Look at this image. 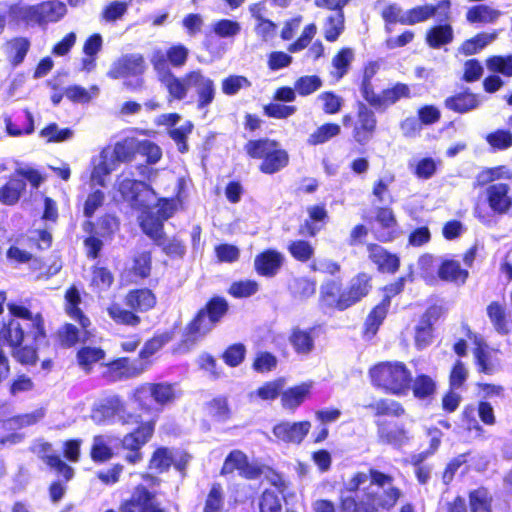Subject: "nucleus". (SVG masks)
<instances>
[{"instance_id":"1","label":"nucleus","mask_w":512,"mask_h":512,"mask_svg":"<svg viewBox=\"0 0 512 512\" xmlns=\"http://www.w3.org/2000/svg\"><path fill=\"white\" fill-rule=\"evenodd\" d=\"M103 414L118 416L122 425L135 426L120 440V447L124 454V461L129 465H136L143 460L142 448L150 442L156 430L157 417L143 420L140 413L126 411L123 399L114 395L108 397L101 404Z\"/></svg>"},{"instance_id":"2","label":"nucleus","mask_w":512,"mask_h":512,"mask_svg":"<svg viewBox=\"0 0 512 512\" xmlns=\"http://www.w3.org/2000/svg\"><path fill=\"white\" fill-rule=\"evenodd\" d=\"M229 309L230 305L225 297L219 295L210 297L186 324L177 350L190 351L226 317Z\"/></svg>"},{"instance_id":"3","label":"nucleus","mask_w":512,"mask_h":512,"mask_svg":"<svg viewBox=\"0 0 512 512\" xmlns=\"http://www.w3.org/2000/svg\"><path fill=\"white\" fill-rule=\"evenodd\" d=\"M401 496L394 487L393 479L377 470L371 469V481L365 488V501L356 503L353 499L343 500L345 512H375L379 508L391 509Z\"/></svg>"},{"instance_id":"4","label":"nucleus","mask_w":512,"mask_h":512,"mask_svg":"<svg viewBox=\"0 0 512 512\" xmlns=\"http://www.w3.org/2000/svg\"><path fill=\"white\" fill-rule=\"evenodd\" d=\"M126 308L117 302L107 308L109 318L117 325L137 327L142 319L139 313H147L157 306V295L149 287H137L127 291L124 296Z\"/></svg>"},{"instance_id":"5","label":"nucleus","mask_w":512,"mask_h":512,"mask_svg":"<svg viewBox=\"0 0 512 512\" xmlns=\"http://www.w3.org/2000/svg\"><path fill=\"white\" fill-rule=\"evenodd\" d=\"M370 282L371 278L369 275L359 273L342 290L341 277L328 280L322 285V304L339 311L346 310L368 295L372 287Z\"/></svg>"},{"instance_id":"6","label":"nucleus","mask_w":512,"mask_h":512,"mask_svg":"<svg viewBox=\"0 0 512 512\" xmlns=\"http://www.w3.org/2000/svg\"><path fill=\"white\" fill-rule=\"evenodd\" d=\"M179 397L177 383L166 381L142 382L129 394V400L145 414H151L154 410L161 412L165 407L174 404Z\"/></svg>"},{"instance_id":"7","label":"nucleus","mask_w":512,"mask_h":512,"mask_svg":"<svg viewBox=\"0 0 512 512\" xmlns=\"http://www.w3.org/2000/svg\"><path fill=\"white\" fill-rule=\"evenodd\" d=\"M67 12L65 3L59 0H45L35 5L13 4L8 13L17 24L38 25L41 27L61 20Z\"/></svg>"},{"instance_id":"8","label":"nucleus","mask_w":512,"mask_h":512,"mask_svg":"<svg viewBox=\"0 0 512 512\" xmlns=\"http://www.w3.org/2000/svg\"><path fill=\"white\" fill-rule=\"evenodd\" d=\"M190 89H194L196 92L199 110L205 109L213 103L216 96L215 83L200 69L190 70L181 76V80H176L174 87L168 91V100H184Z\"/></svg>"},{"instance_id":"9","label":"nucleus","mask_w":512,"mask_h":512,"mask_svg":"<svg viewBox=\"0 0 512 512\" xmlns=\"http://www.w3.org/2000/svg\"><path fill=\"white\" fill-rule=\"evenodd\" d=\"M372 383L392 394L405 395L411 388L412 376L402 362H383L370 370Z\"/></svg>"},{"instance_id":"10","label":"nucleus","mask_w":512,"mask_h":512,"mask_svg":"<svg viewBox=\"0 0 512 512\" xmlns=\"http://www.w3.org/2000/svg\"><path fill=\"white\" fill-rule=\"evenodd\" d=\"M188 57L189 50L181 43L171 45L165 52L161 49L153 51L150 59L151 65L159 82L165 87L167 92L174 87L176 80H181V77L171 71L169 65L180 68L185 65Z\"/></svg>"},{"instance_id":"11","label":"nucleus","mask_w":512,"mask_h":512,"mask_svg":"<svg viewBox=\"0 0 512 512\" xmlns=\"http://www.w3.org/2000/svg\"><path fill=\"white\" fill-rule=\"evenodd\" d=\"M145 70L146 62L144 56L139 53H131L122 55L116 59L107 72V76L110 79L138 77L134 82H124V86L129 91L135 92L141 90L144 86V80L141 76L144 74Z\"/></svg>"},{"instance_id":"12","label":"nucleus","mask_w":512,"mask_h":512,"mask_svg":"<svg viewBox=\"0 0 512 512\" xmlns=\"http://www.w3.org/2000/svg\"><path fill=\"white\" fill-rule=\"evenodd\" d=\"M120 512H168L167 508L157 499V494L145 485L138 484L127 499L121 501ZM104 512H117L110 508Z\"/></svg>"},{"instance_id":"13","label":"nucleus","mask_w":512,"mask_h":512,"mask_svg":"<svg viewBox=\"0 0 512 512\" xmlns=\"http://www.w3.org/2000/svg\"><path fill=\"white\" fill-rule=\"evenodd\" d=\"M2 338L11 347V355L18 363L26 366H32L37 363V347L34 345H23L25 333L18 322L10 321L3 330Z\"/></svg>"},{"instance_id":"14","label":"nucleus","mask_w":512,"mask_h":512,"mask_svg":"<svg viewBox=\"0 0 512 512\" xmlns=\"http://www.w3.org/2000/svg\"><path fill=\"white\" fill-rule=\"evenodd\" d=\"M235 471L247 480H255L262 476L263 468L260 465L252 464L248 456L239 449L231 450L220 469L221 476L233 474Z\"/></svg>"},{"instance_id":"15","label":"nucleus","mask_w":512,"mask_h":512,"mask_svg":"<svg viewBox=\"0 0 512 512\" xmlns=\"http://www.w3.org/2000/svg\"><path fill=\"white\" fill-rule=\"evenodd\" d=\"M483 195L493 214L507 215L512 211V193L509 184L492 183L485 188Z\"/></svg>"},{"instance_id":"16","label":"nucleus","mask_w":512,"mask_h":512,"mask_svg":"<svg viewBox=\"0 0 512 512\" xmlns=\"http://www.w3.org/2000/svg\"><path fill=\"white\" fill-rule=\"evenodd\" d=\"M349 0H322V6L329 11L324 16V37L329 42L336 41L344 31L343 7Z\"/></svg>"},{"instance_id":"17","label":"nucleus","mask_w":512,"mask_h":512,"mask_svg":"<svg viewBox=\"0 0 512 512\" xmlns=\"http://www.w3.org/2000/svg\"><path fill=\"white\" fill-rule=\"evenodd\" d=\"M442 313L439 306H430L420 317L415 327V345L422 350L428 347L433 340V325L438 321Z\"/></svg>"},{"instance_id":"18","label":"nucleus","mask_w":512,"mask_h":512,"mask_svg":"<svg viewBox=\"0 0 512 512\" xmlns=\"http://www.w3.org/2000/svg\"><path fill=\"white\" fill-rule=\"evenodd\" d=\"M311 423L307 420L290 423L281 421L273 426L272 433L278 441L286 444H300L308 435Z\"/></svg>"},{"instance_id":"19","label":"nucleus","mask_w":512,"mask_h":512,"mask_svg":"<svg viewBox=\"0 0 512 512\" xmlns=\"http://www.w3.org/2000/svg\"><path fill=\"white\" fill-rule=\"evenodd\" d=\"M450 1L443 0L438 5L417 6L405 12L403 25H414L424 22L427 19L438 14L440 21H446L450 17Z\"/></svg>"},{"instance_id":"20","label":"nucleus","mask_w":512,"mask_h":512,"mask_svg":"<svg viewBox=\"0 0 512 512\" xmlns=\"http://www.w3.org/2000/svg\"><path fill=\"white\" fill-rule=\"evenodd\" d=\"M117 192L120 194L122 200L127 202L131 208L140 210L145 207V201L141 198V192L148 190L151 192L153 188L144 181L124 178L117 182Z\"/></svg>"},{"instance_id":"21","label":"nucleus","mask_w":512,"mask_h":512,"mask_svg":"<svg viewBox=\"0 0 512 512\" xmlns=\"http://www.w3.org/2000/svg\"><path fill=\"white\" fill-rule=\"evenodd\" d=\"M311 389V382H301L286 389L283 388L280 398L282 408L290 413H294L311 397Z\"/></svg>"},{"instance_id":"22","label":"nucleus","mask_w":512,"mask_h":512,"mask_svg":"<svg viewBox=\"0 0 512 512\" xmlns=\"http://www.w3.org/2000/svg\"><path fill=\"white\" fill-rule=\"evenodd\" d=\"M375 222L374 233L378 240L387 242L396 237L398 225L394 213L390 208H377Z\"/></svg>"},{"instance_id":"23","label":"nucleus","mask_w":512,"mask_h":512,"mask_svg":"<svg viewBox=\"0 0 512 512\" xmlns=\"http://www.w3.org/2000/svg\"><path fill=\"white\" fill-rule=\"evenodd\" d=\"M65 304H64V310L66 314L78 322L79 326L81 327L82 331L85 333V336H87L88 332L87 329L91 325V321L88 316H86L82 309L80 308L81 304V296L76 286L71 285L67 288L64 294Z\"/></svg>"},{"instance_id":"24","label":"nucleus","mask_w":512,"mask_h":512,"mask_svg":"<svg viewBox=\"0 0 512 512\" xmlns=\"http://www.w3.org/2000/svg\"><path fill=\"white\" fill-rule=\"evenodd\" d=\"M283 264L280 252L274 249H265L255 256L254 270L259 276L274 277Z\"/></svg>"},{"instance_id":"25","label":"nucleus","mask_w":512,"mask_h":512,"mask_svg":"<svg viewBox=\"0 0 512 512\" xmlns=\"http://www.w3.org/2000/svg\"><path fill=\"white\" fill-rule=\"evenodd\" d=\"M26 186V182H23L14 170L0 187V203L5 206L16 205L25 194Z\"/></svg>"},{"instance_id":"26","label":"nucleus","mask_w":512,"mask_h":512,"mask_svg":"<svg viewBox=\"0 0 512 512\" xmlns=\"http://www.w3.org/2000/svg\"><path fill=\"white\" fill-rule=\"evenodd\" d=\"M4 122L7 134L13 137L29 135L34 131V118L28 109L15 113L13 116H6Z\"/></svg>"},{"instance_id":"27","label":"nucleus","mask_w":512,"mask_h":512,"mask_svg":"<svg viewBox=\"0 0 512 512\" xmlns=\"http://www.w3.org/2000/svg\"><path fill=\"white\" fill-rule=\"evenodd\" d=\"M31 47L29 38L24 36L12 37L5 41L4 52L12 67L23 63Z\"/></svg>"},{"instance_id":"28","label":"nucleus","mask_w":512,"mask_h":512,"mask_svg":"<svg viewBox=\"0 0 512 512\" xmlns=\"http://www.w3.org/2000/svg\"><path fill=\"white\" fill-rule=\"evenodd\" d=\"M483 99L480 95L465 91L445 99V108L453 112L464 114L477 109Z\"/></svg>"},{"instance_id":"29","label":"nucleus","mask_w":512,"mask_h":512,"mask_svg":"<svg viewBox=\"0 0 512 512\" xmlns=\"http://www.w3.org/2000/svg\"><path fill=\"white\" fill-rule=\"evenodd\" d=\"M376 126V118L370 109L364 104H359L358 122L354 129L355 140L360 144L369 141Z\"/></svg>"},{"instance_id":"30","label":"nucleus","mask_w":512,"mask_h":512,"mask_svg":"<svg viewBox=\"0 0 512 512\" xmlns=\"http://www.w3.org/2000/svg\"><path fill=\"white\" fill-rule=\"evenodd\" d=\"M289 163V155L280 146H272L259 164V170L264 174H274L285 168Z\"/></svg>"},{"instance_id":"31","label":"nucleus","mask_w":512,"mask_h":512,"mask_svg":"<svg viewBox=\"0 0 512 512\" xmlns=\"http://www.w3.org/2000/svg\"><path fill=\"white\" fill-rule=\"evenodd\" d=\"M8 309L11 315L32 322L31 332L35 341L46 337L44 320L41 314L33 315L27 307L15 303H9Z\"/></svg>"},{"instance_id":"32","label":"nucleus","mask_w":512,"mask_h":512,"mask_svg":"<svg viewBox=\"0 0 512 512\" xmlns=\"http://www.w3.org/2000/svg\"><path fill=\"white\" fill-rule=\"evenodd\" d=\"M152 268V252L150 250L136 252L131 257L129 274L137 280L143 281L151 276Z\"/></svg>"},{"instance_id":"33","label":"nucleus","mask_w":512,"mask_h":512,"mask_svg":"<svg viewBox=\"0 0 512 512\" xmlns=\"http://www.w3.org/2000/svg\"><path fill=\"white\" fill-rule=\"evenodd\" d=\"M369 258L383 272L394 273L399 267L397 256L388 253L382 246L377 244L368 245Z\"/></svg>"},{"instance_id":"34","label":"nucleus","mask_w":512,"mask_h":512,"mask_svg":"<svg viewBox=\"0 0 512 512\" xmlns=\"http://www.w3.org/2000/svg\"><path fill=\"white\" fill-rule=\"evenodd\" d=\"M105 357V350L99 346H82L76 352L77 364L86 373L91 372L94 365Z\"/></svg>"},{"instance_id":"35","label":"nucleus","mask_w":512,"mask_h":512,"mask_svg":"<svg viewBox=\"0 0 512 512\" xmlns=\"http://www.w3.org/2000/svg\"><path fill=\"white\" fill-rule=\"evenodd\" d=\"M207 415L217 421L226 422L232 416V410L229 405L228 397L225 395H218L205 403Z\"/></svg>"},{"instance_id":"36","label":"nucleus","mask_w":512,"mask_h":512,"mask_svg":"<svg viewBox=\"0 0 512 512\" xmlns=\"http://www.w3.org/2000/svg\"><path fill=\"white\" fill-rule=\"evenodd\" d=\"M110 369L118 373L120 379L137 378L144 374L137 360L129 357H118L110 363Z\"/></svg>"},{"instance_id":"37","label":"nucleus","mask_w":512,"mask_h":512,"mask_svg":"<svg viewBox=\"0 0 512 512\" xmlns=\"http://www.w3.org/2000/svg\"><path fill=\"white\" fill-rule=\"evenodd\" d=\"M89 456L95 464H104L110 461L115 453L104 435L93 436Z\"/></svg>"},{"instance_id":"38","label":"nucleus","mask_w":512,"mask_h":512,"mask_svg":"<svg viewBox=\"0 0 512 512\" xmlns=\"http://www.w3.org/2000/svg\"><path fill=\"white\" fill-rule=\"evenodd\" d=\"M379 438L393 446H401L407 440L406 431L395 423L382 421L378 423Z\"/></svg>"},{"instance_id":"39","label":"nucleus","mask_w":512,"mask_h":512,"mask_svg":"<svg viewBox=\"0 0 512 512\" xmlns=\"http://www.w3.org/2000/svg\"><path fill=\"white\" fill-rule=\"evenodd\" d=\"M142 232L148 236L154 244H160V240H166L164 222L152 213H147L140 221Z\"/></svg>"},{"instance_id":"40","label":"nucleus","mask_w":512,"mask_h":512,"mask_svg":"<svg viewBox=\"0 0 512 512\" xmlns=\"http://www.w3.org/2000/svg\"><path fill=\"white\" fill-rule=\"evenodd\" d=\"M454 39L453 28L450 24L436 25L426 33V43L433 49L450 44Z\"/></svg>"},{"instance_id":"41","label":"nucleus","mask_w":512,"mask_h":512,"mask_svg":"<svg viewBox=\"0 0 512 512\" xmlns=\"http://www.w3.org/2000/svg\"><path fill=\"white\" fill-rule=\"evenodd\" d=\"M81 330L72 323H64L55 332L56 345L62 349L75 347L80 341Z\"/></svg>"},{"instance_id":"42","label":"nucleus","mask_w":512,"mask_h":512,"mask_svg":"<svg viewBox=\"0 0 512 512\" xmlns=\"http://www.w3.org/2000/svg\"><path fill=\"white\" fill-rule=\"evenodd\" d=\"M42 461L46 464L48 468L53 470L58 477L59 480H62L64 483H68L74 478L75 470L72 466H70L65 460H63L58 454H48L41 457Z\"/></svg>"},{"instance_id":"43","label":"nucleus","mask_w":512,"mask_h":512,"mask_svg":"<svg viewBox=\"0 0 512 512\" xmlns=\"http://www.w3.org/2000/svg\"><path fill=\"white\" fill-rule=\"evenodd\" d=\"M501 11L487 5H476L468 9L466 19L469 23L491 24L501 16Z\"/></svg>"},{"instance_id":"44","label":"nucleus","mask_w":512,"mask_h":512,"mask_svg":"<svg viewBox=\"0 0 512 512\" xmlns=\"http://www.w3.org/2000/svg\"><path fill=\"white\" fill-rule=\"evenodd\" d=\"M225 492L221 483L211 484L204 500L202 512H224Z\"/></svg>"},{"instance_id":"45","label":"nucleus","mask_w":512,"mask_h":512,"mask_svg":"<svg viewBox=\"0 0 512 512\" xmlns=\"http://www.w3.org/2000/svg\"><path fill=\"white\" fill-rule=\"evenodd\" d=\"M272 146H278V142L268 137H261L248 140L243 149L250 159L262 161Z\"/></svg>"},{"instance_id":"46","label":"nucleus","mask_w":512,"mask_h":512,"mask_svg":"<svg viewBox=\"0 0 512 512\" xmlns=\"http://www.w3.org/2000/svg\"><path fill=\"white\" fill-rule=\"evenodd\" d=\"M173 464V454L167 447H157L151 454L148 461V469L158 474L167 472Z\"/></svg>"},{"instance_id":"47","label":"nucleus","mask_w":512,"mask_h":512,"mask_svg":"<svg viewBox=\"0 0 512 512\" xmlns=\"http://www.w3.org/2000/svg\"><path fill=\"white\" fill-rule=\"evenodd\" d=\"M116 169V164L107 154H101L99 161L92 168L90 179L91 181L101 187L106 186L105 178Z\"/></svg>"},{"instance_id":"48","label":"nucleus","mask_w":512,"mask_h":512,"mask_svg":"<svg viewBox=\"0 0 512 512\" xmlns=\"http://www.w3.org/2000/svg\"><path fill=\"white\" fill-rule=\"evenodd\" d=\"M114 283V274L107 266L94 264L91 267L90 286L100 291H106Z\"/></svg>"},{"instance_id":"49","label":"nucleus","mask_w":512,"mask_h":512,"mask_svg":"<svg viewBox=\"0 0 512 512\" xmlns=\"http://www.w3.org/2000/svg\"><path fill=\"white\" fill-rule=\"evenodd\" d=\"M83 227L84 231L90 234L85 237L83 241L86 256L92 260L97 259L99 258L103 248V241L101 240V237L95 235V224L92 221H86Z\"/></svg>"},{"instance_id":"50","label":"nucleus","mask_w":512,"mask_h":512,"mask_svg":"<svg viewBox=\"0 0 512 512\" xmlns=\"http://www.w3.org/2000/svg\"><path fill=\"white\" fill-rule=\"evenodd\" d=\"M286 380L284 377H277L275 379L264 382L255 390L257 398L263 401H274L278 397L281 398V392L285 387Z\"/></svg>"},{"instance_id":"51","label":"nucleus","mask_w":512,"mask_h":512,"mask_svg":"<svg viewBox=\"0 0 512 512\" xmlns=\"http://www.w3.org/2000/svg\"><path fill=\"white\" fill-rule=\"evenodd\" d=\"M438 274L442 280L459 283H464L468 277V271L462 269L460 263L454 260L444 261Z\"/></svg>"},{"instance_id":"52","label":"nucleus","mask_w":512,"mask_h":512,"mask_svg":"<svg viewBox=\"0 0 512 512\" xmlns=\"http://www.w3.org/2000/svg\"><path fill=\"white\" fill-rule=\"evenodd\" d=\"M354 59L353 50L350 48H343L339 51V53L334 56L332 59V67L331 75L338 81L345 74H347L351 62Z\"/></svg>"},{"instance_id":"53","label":"nucleus","mask_w":512,"mask_h":512,"mask_svg":"<svg viewBox=\"0 0 512 512\" xmlns=\"http://www.w3.org/2000/svg\"><path fill=\"white\" fill-rule=\"evenodd\" d=\"M389 307V299L383 298V300L373 308L365 321L367 333L374 335L377 332L379 326L387 315Z\"/></svg>"},{"instance_id":"54","label":"nucleus","mask_w":512,"mask_h":512,"mask_svg":"<svg viewBox=\"0 0 512 512\" xmlns=\"http://www.w3.org/2000/svg\"><path fill=\"white\" fill-rule=\"evenodd\" d=\"M246 354V346L241 342H237L228 345L221 354V358L227 366L235 368L244 362Z\"/></svg>"},{"instance_id":"55","label":"nucleus","mask_w":512,"mask_h":512,"mask_svg":"<svg viewBox=\"0 0 512 512\" xmlns=\"http://www.w3.org/2000/svg\"><path fill=\"white\" fill-rule=\"evenodd\" d=\"M487 315L498 333L504 335L509 332L506 321L505 307L502 304L499 302H492L487 307Z\"/></svg>"},{"instance_id":"56","label":"nucleus","mask_w":512,"mask_h":512,"mask_svg":"<svg viewBox=\"0 0 512 512\" xmlns=\"http://www.w3.org/2000/svg\"><path fill=\"white\" fill-rule=\"evenodd\" d=\"M497 38V33H480L475 37L466 40L462 45V52L465 55H473L483 49L486 45L493 42Z\"/></svg>"},{"instance_id":"57","label":"nucleus","mask_w":512,"mask_h":512,"mask_svg":"<svg viewBox=\"0 0 512 512\" xmlns=\"http://www.w3.org/2000/svg\"><path fill=\"white\" fill-rule=\"evenodd\" d=\"M512 174L505 166H498L493 168H486L478 173L476 176V185L485 186L496 183V180L502 178H511Z\"/></svg>"},{"instance_id":"58","label":"nucleus","mask_w":512,"mask_h":512,"mask_svg":"<svg viewBox=\"0 0 512 512\" xmlns=\"http://www.w3.org/2000/svg\"><path fill=\"white\" fill-rule=\"evenodd\" d=\"M256 7L258 5H253L250 8L252 16L257 20L255 32L262 40L267 41L276 34L277 25L272 20L264 18L262 14L255 13Z\"/></svg>"},{"instance_id":"59","label":"nucleus","mask_w":512,"mask_h":512,"mask_svg":"<svg viewBox=\"0 0 512 512\" xmlns=\"http://www.w3.org/2000/svg\"><path fill=\"white\" fill-rule=\"evenodd\" d=\"M413 394L416 398L425 399L434 394L436 389L435 381L427 375H418L411 383Z\"/></svg>"},{"instance_id":"60","label":"nucleus","mask_w":512,"mask_h":512,"mask_svg":"<svg viewBox=\"0 0 512 512\" xmlns=\"http://www.w3.org/2000/svg\"><path fill=\"white\" fill-rule=\"evenodd\" d=\"M277 364L278 360L274 354L268 351H259L253 359L252 369L257 373L264 374L273 371Z\"/></svg>"},{"instance_id":"61","label":"nucleus","mask_w":512,"mask_h":512,"mask_svg":"<svg viewBox=\"0 0 512 512\" xmlns=\"http://www.w3.org/2000/svg\"><path fill=\"white\" fill-rule=\"evenodd\" d=\"M258 291V283L255 280L234 281L229 286L227 292L234 298H247Z\"/></svg>"},{"instance_id":"62","label":"nucleus","mask_w":512,"mask_h":512,"mask_svg":"<svg viewBox=\"0 0 512 512\" xmlns=\"http://www.w3.org/2000/svg\"><path fill=\"white\" fill-rule=\"evenodd\" d=\"M259 512H282V503L279 495L271 490L265 489L258 500Z\"/></svg>"},{"instance_id":"63","label":"nucleus","mask_w":512,"mask_h":512,"mask_svg":"<svg viewBox=\"0 0 512 512\" xmlns=\"http://www.w3.org/2000/svg\"><path fill=\"white\" fill-rule=\"evenodd\" d=\"M98 231L95 232L101 238H112L116 231L119 230V219L110 213H105L97 220Z\"/></svg>"},{"instance_id":"64","label":"nucleus","mask_w":512,"mask_h":512,"mask_svg":"<svg viewBox=\"0 0 512 512\" xmlns=\"http://www.w3.org/2000/svg\"><path fill=\"white\" fill-rule=\"evenodd\" d=\"M471 512H491V497L485 488L470 493Z\"/></svg>"}]
</instances>
